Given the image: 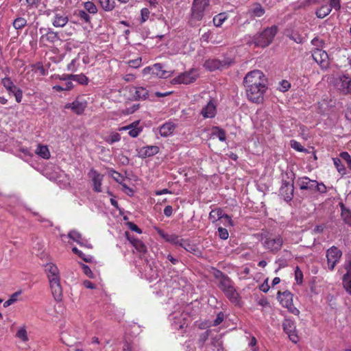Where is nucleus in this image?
Segmentation results:
<instances>
[{
    "label": "nucleus",
    "instance_id": "nucleus-31",
    "mask_svg": "<svg viewBox=\"0 0 351 351\" xmlns=\"http://www.w3.org/2000/svg\"><path fill=\"white\" fill-rule=\"evenodd\" d=\"M104 140L108 144H113L121 140V135L116 132H111L107 136L104 137Z\"/></svg>",
    "mask_w": 351,
    "mask_h": 351
},
{
    "label": "nucleus",
    "instance_id": "nucleus-23",
    "mask_svg": "<svg viewBox=\"0 0 351 351\" xmlns=\"http://www.w3.org/2000/svg\"><path fill=\"white\" fill-rule=\"evenodd\" d=\"M226 65V62L220 61L217 59H208L204 64V66L209 71L219 69Z\"/></svg>",
    "mask_w": 351,
    "mask_h": 351
},
{
    "label": "nucleus",
    "instance_id": "nucleus-48",
    "mask_svg": "<svg viewBox=\"0 0 351 351\" xmlns=\"http://www.w3.org/2000/svg\"><path fill=\"white\" fill-rule=\"evenodd\" d=\"M252 12L256 17H261L265 14V10L260 4H256Z\"/></svg>",
    "mask_w": 351,
    "mask_h": 351
},
{
    "label": "nucleus",
    "instance_id": "nucleus-56",
    "mask_svg": "<svg viewBox=\"0 0 351 351\" xmlns=\"http://www.w3.org/2000/svg\"><path fill=\"white\" fill-rule=\"evenodd\" d=\"M149 10L147 8H143L141 11V23H145L149 17Z\"/></svg>",
    "mask_w": 351,
    "mask_h": 351
},
{
    "label": "nucleus",
    "instance_id": "nucleus-63",
    "mask_svg": "<svg viewBox=\"0 0 351 351\" xmlns=\"http://www.w3.org/2000/svg\"><path fill=\"white\" fill-rule=\"evenodd\" d=\"M82 269L84 273L89 278H93V272L90 267L84 264H82Z\"/></svg>",
    "mask_w": 351,
    "mask_h": 351
},
{
    "label": "nucleus",
    "instance_id": "nucleus-20",
    "mask_svg": "<svg viewBox=\"0 0 351 351\" xmlns=\"http://www.w3.org/2000/svg\"><path fill=\"white\" fill-rule=\"evenodd\" d=\"M152 75L160 78H167L171 75L170 71L164 69V66L160 63L154 64L152 66Z\"/></svg>",
    "mask_w": 351,
    "mask_h": 351
},
{
    "label": "nucleus",
    "instance_id": "nucleus-44",
    "mask_svg": "<svg viewBox=\"0 0 351 351\" xmlns=\"http://www.w3.org/2000/svg\"><path fill=\"white\" fill-rule=\"evenodd\" d=\"M341 217L346 223L351 226V210L343 207L341 210Z\"/></svg>",
    "mask_w": 351,
    "mask_h": 351
},
{
    "label": "nucleus",
    "instance_id": "nucleus-38",
    "mask_svg": "<svg viewBox=\"0 0 351 351\" xmlns=\"http://www.w3.org/2000/svg\"><path fill=\"white\" fill-rule=\"evenodd\" d=\"M334 165L335 168L337 169V171L342 176H344L346 174V169L344 167V165L342 164L341 160L340 158H332Z\"/></svg>",
    "mask_w": 351,
    "mask_h": 351
},
{
    "label": "nucleus",
    "instance_id": "nucleus-61",
    "mask_svg": "<svg viewBox=\"0 0 351 351\" xmlns=\"http://www.w3.org/2000/svg\"><path fill=\"white\" fill-rule=\"evenodd\" d=\"M12 94H13L15 97L16 102L20 103L23 97V92L20 88H18Z\"/></svg>",
    "mask_w": 351,
    "mask_h": 351
},
{
    "label": "nucleus",
    "instance_id": "nucleus-5",
    "mask_svg": "<svg viewBox=\"0 0 351 351\" xmlns=\"http://www.w3.org/2000/svg\"><path fill=\"white\" fill-rule=\"evenodd\" d=\"M261 240L264 248L271 252L279 251L283 244V239L279 234H263Z\"/></svg>",
    "mask_w": 351,
    "mask_h": 351
},
{
    "label": "nucleus",
    "instance_id": "nucleus-64",
    "mask_svg": "<svg viewBox=\"0 0 351 351\" xmlns=\"http://www.w3.org/2000/svg\"><path fill=\"white\" fill-rule=\"evenodd\" d=\"M123 351H138V349L136 346L127 343L123 346Z\"/></svg>",
    "mask_w": 351,
    "mask_h": 351
},
{
    "label": "nucleus",
    "instance_id": "nucleus-54",
    "mask_svg": "<svg viewBox=\"0 0 351 351\" xmlns=\"http://www.w3.org/2000/svg\"><path fill=\"white\" fill-rule=\"evenodd\" d=\"M110 174L112 177V178L117 182L121 183V182L123 180V176L114 170H110Z\"/></svg>",
    "mask_w": 351,
    "mask_h": 351
},
{
    "label": "nucleus",
    "instance_id": "nucleus-18",
    "mask_svg": "<svg viewBox=\"0 0 351 351\" xmlns=\"http://www.w3.org/2000/svg\"><path fill=\"white\" fill-rule=\"evenodd\" d=\"M68 237L81 246L86 247L87 248H92V245L88 239L82 237V235L76 230H71L68 234Z\"/></svg>",
    "mask_w": 351,
    "mask_h": 351
},
{
    "label": "nucleus",
    "instance_id": "nucleus-14",
    "mask_svg": "<svg viewBox=\"0 0 351 351\" xmlns=\"http://www.w3.org/2000/svg\"><path fill=\"white\" fill-rule=\"evenodd\" d=\"M313 60L322 67L326 68L328 65V53L322 49H315L312 53Z\"/></svg>",
    "mask_w": 351,
    "mask_h": 351
},
{
    "label": "nucleus",
    "instance_id": "nucleus-40",
    "mask_svg": "<svg viewBox=\"0 0 351 351\" xmlns=\"http://www.w3.org/2000/svg\"><path fill=\"white\" fill-rule=\"evenodd\" d=\"M259 117H263L264 119H263V123H260V126L261 127H263V128H265V130H267L268 129V127L269 126V123L267 119V117L266 115L265 114L264 112H258L256 115V117L254 118V121H256V125H258V119H259Z\"/></svg>",
    "mask_w": 351,
    "mask_h": 351
},
{
    "label": "nucleus",
    "instance_id": "nucleus-12",
    "mask_svg": "<svg viewBox=\"0 0 351 351\" xmlns=\"http://www.w3.org/2000/svg\"><path fill=\"white\" fill-rule=\"evenodd\" d=\"M198 72L195 69H191L178 75L175 81L179 84H189L196 80Z\"/></svg>",
    "mask_w": 351,
    "mask_h": 351
},
{
    "label": "nucleus",
    "instance_id": "nucleus-53",
    "mask_svg": "<svg viewBox=\"0 0 351 351\" xmlns=\"http://www.w3.org/2000/svg\"><path fill=\"white\" fill-rule=\"evenodd\" d=\"M314 189L321 193H326L327 191L325 184L322 182L318 183L316 180H315Z\"/></svg>",
    "mask_w": 351,
    "mask_h": 351
},
{
    "label": "nucleus",
    "instance_id": "nucleus-2",
    "mask_svg": "<svg viewBox=\"0 0 351 351\" xmlns=\"http://www.w3.org/2000/svg\"><path fill=\"white\" fill-rule=\"evenodd\" d=\"M45 267L52 295L56 300L60 301L62 299V290L60 282L59 269L55 264L51 263L46 264Z\"/></svg>",
    "mask_w": 351,
    "mask_h": 351
},
{
    "label": "nucleus",
    "instance_id": "nucleus-37",
    "mask_svg": "<svg viewBox=\"0 0 351 351\" xmlns=\"http://www.w3.org/2000/svg\"><path fill=\"white\" fill-rule=\"evenodd\" d=\"M148 95L147 90L143 87H136L134 88V97L136 99H145Z\"/></svg>",
    "mask_w": 351,
    "mask_h": 351
},
{
    "label": "nucleus",
    "instance_id": "nucleus-36",
    "mask_svg": "<svg viewBox=\"0 0 351 351\" xmlns=\"http://www.w3.org/2000/svg\"><path fill=\"white\" fill-rule=\"evenodd\" d=\"M212 136L219 138V141L223 142L226 139V132L219 127H215L213 129Z\"/></svg>",
    "mask_w": 351,
    "mask_h": 351
},
{
    "label": "nucleus",
    "instance_id": "nucleus-35",
    "mask_svg": "<svg viewBox=\"0 0 351 351\" xmlns=\"http://www.w3.org/2000/svg\"><path fill=\"white\" fill-rule=\"evenodd\" d=\"M2 84L6 88V90L9 92L10 94H12L18 88L13 84L12 81L9 77H5L2 79Z\"/></svg>",
    "mask_w": 351,
    "mask_h": 351
},
{
    "label": "nucleus",
    "instance_id": "nucleus-10",
    "mask_svg": "<svg viewBox=\"0 0 351 351\" xmlns=\"http://www.w3.org/2000/svg\"><path fill=\"white\" fill-rule=\"evenodd\" d=\"M284 331L288 335L289 339L296 343L298 341V337L295 331V324L290 319H285L282 322Z\"/></svg>",
    "mask_w": 351,
    "mask_h": 351
},
{
    "label": "nucleus",
    "instance_id": "nucleus-58",
    "mask_svg": "<svg viewBox=\"0 0 351 351\" xmlns=\"http://www.w3.org/2000/svg\"><path fill=\"white\" fill-rule=\"evenodd\" d=\"M329 7L331 8V10H339L341 9V0H330Z\"/></svg>",
    "mask_w": 351,
    "mask_h": 351
},
{
    "label": "nucleus",
    "instance_id": "nucleus-7",
    "mask_svg": "<svg viewBox=\"0 0 351 351\" xmlns=\"http://www.w3.org/2000/svg\"><path fill=\"white\" fill-rule=\"evenodd\" d=\"M210 0H194L191 9L192 20L200 21L204 16V12L209 5Z\"/></svg>",
    "mask_w": 351,
    "mask_h": 351
},
{
    "label": "nucleus",
    "instance_id": "nucleus-1",
    "mask_svg": "<svg viewBox=\"0 0 351 351\" xmlns=\"http://www.w3.org/2000/svg\"><path fill=\"white\" fill-rule=\"evenodd\" d=\"M243 82L247 98L252 102L261 103L267 89V78L264 73L259 70L252 71L245 75Z\"/></svg>",
    "mask_w": 351,
    "mask_h": 351
},
{
    "label": "nucleus",
    "instance_id": "nucleus-30",
    "mask_svg": "<svg viewBox=\"0 0 351 351\" xmlns=\"http://www.w3.org/2000/svg\"><path fill=\"white\" fill-rule=\"evenodd\" d=\"M280 192L282 194L284 192H286V196L285 199L288 201L291 200L293 197V185L290 184L289 183L285 184L280 189Z\"/></svg>",
    "mask_w": 351,
    "mask_h": 351
},
{
    "label": "nucleus",
    "instance_id": "nucleus-46",
    "mask_svg": "<svg viewBox=\"0 0 351 351\" xmlns=\"http://www.w3.org/2000/svg\"><path fill=\"white\" fill-rule=\"evenodd\" d=\"M84 8L87 12H88L90 14H96L97 12V8L95 3L92 1L85 2Z\"/></svg>",
    "mask_w": 351,
    "mask_h": 351
},
{
    "label": "nucleus",
    "instance_id": "nucleus-52",
    "mask_svg": "<svg viewBox=\"0 0 351 351\" xmlns=\"http://www.w3.org/2000/svg\"><path fill=\"white\" fill-rule=\"evenodd\" d=\"M295 279L298 284H302L303 279V274L298 266H297L295 269Z\"/></svg>",
    "mask_w": 351,
    "mask_h": 351
},
{
    "label": "nucleus",
    "instance_id": "nucleus-43",
    "mask_svg": "<svg viewBox=\"0 0 351 351\" xmlns=\"http://www.w3.org/2000/svg\"><path fill=\"white\" fill-rule=\"evenodd\" d=\"M72 80L75 81L82 85H86L88 83V77L82 73L78 75L73 74Z\"/></svg>",
    "mask_w": 351,
    "mask_h": 351
},
{
    "label": "nucleus",
    "instance_id": "nucleus-4",
    "mask_svg": "<svg viewBox=\"0 0 351 351\" xmlns=\"http://www.w3.org/2000/svg\"><path fill=\"white\" fill-rule=\"evenodd\" d=\"M277 27L272 26L265 29L262 32L257 34L254 36L253 42L256 46L265 47L268 46L273 40L277 33Z\"/></svg>",
    "mask_w": 351,
    "mask_h": 351
},
{
    "label": "nucleus",
    "instance_id": "nucleus-49",
    "mask_svg": "<svg viewBox=\"0 0 351 351\" xmlns=\"http://www.w3.org/2000/svg\"><path fill=\"white\" fill-rule=\"evenodd\" d=\"M72 76H73V74H62V75H53L51 76V78L53 79H55V80H61V81H69V80H72Z\"/></svg>",
    "mask_w": 351,
    "mask_h": 351
},
{
    "label": "nucleus",
    "instance_id": "nucleus-24",
    "mask_svg": "<svg viewBox=\"0 0 351 351\" xmlns=\"http://www.w3.org/2000/svg\"><path fill=\"white\" fill-rule=\"evenodd\" d=\"M216 276L219 278V287L223 292L226 291L232 285L230 279L228 276H224L220 271H217Z\"/></svg>",
    "mask_w": 351,
    "mask_h": 351
},
{
    "label": "nucleus",
    "instance_id": "nucleus-3",
    "mask_svg": "<svg viewBox=\"0 0 351 351\" xmlns=\"http://www.w3.org/2000/svg\"><path fill=\"white\" fill-rule=\"evenodd\" d=\"M158 234L167 242L176 246H180L188 252L194 250V246L191 244L188 239H184L181 237L175 234H167L161 229L157 230Z\"/></svg>",
    "mask_w": 351,
    "mask_h": 351
},
{
    "label": "nucleus",
    "instance_id": "nucleus-19",
    "mask_svg": "<svg viewBox=\"0 0 351 351\" xmlns=\"http://www.w3.org/2000/svg\"><path fill=\"white\" fill-rule=\"evenodd\" d=\"M69 21L68 16L63 12H56L54 14L52 24L56 27H63Z\"/></svg>",
    "mask_w": 351,
    "mask_h": 351
},
{
    "label": "nucleus",
    "instance_id": "nucleus-42",
    "mask_svg": "<svg viewBox=\"0 0 351 351\" xmlns=\"http://www.w3.org/2000/svg\"><path fill=\"white\" fill-rule=\"evenodd\" d=\"M13 27L16 29H21L27 25V20L23 17H18L13 22Z\"/></svg>",
    "mask_w": 351,
    "mask_h": 351
},
{
    "label": "nucleus",
    "instance_id": "nucleus-8",
    "mask_svg": "<svg viewBox=\"0 0 351 351\" xmlns=\"http://www.w3.org/2000/svg\"><path fill=\"white\" fill-rule=\"evenodd\" d=\"M342 256V252L335 246L330 247L326 252V258L328 269L332 271L336 264L339 263Z\"/></svg>",
    "mask_w": 351,
    "mask_h": 351
},
{
    "label": "nucleus",
    "instance_id": "nucleus-21",
    "mask_svg": "<svg viewBox=\"0 0 351 351\" xmlns=\"http://www.w3.org/2000/svg\"><path fill=\"white\" fill-rule=\"evenodd\" d=\"M60 40L58 34L52 30H47V33L43 34L40 38V43L47 45V43H54Z\"/></svg>",
    "mask_w": 351,
    "mask_h": 351
},
{
    "label": "nucleus",
    "instance_id": "nucleus-60",
    "mask_svg": "<svg viewBox=\"0 0 351 351\" xmlns=\"http://www.w3.org/2000/svg\"><path fill=\"white\" fill-rule=\"evenodd\" d=\"M343 285L346 290L351 294V277L348 278H343Z\"/></svg>",
    "mask_w": 351,
    "mask_h": 351
},
{
    "label": "nucleus",
    "instance_id": "nucleus-29",
    "mask_svg": "<svg viewBox=\"0 0 351 351\" xmlns=\"http://www.w3.org/2000/svg\"><path fill=\"white\" fill-rule=\"evenodd\" d=\"M227 298L234 304L239 302L238 293L236 292L233 285L223 292Z\"/></svg>",
    "mask_w": 351,
    "mask_h": 351
},
{
    "label": "nucleus",
    "instance_id": "nucleus-27",
    "mask_svg": "<svg viewBox=\"0 0 351 351\" xmlns=\"http://www.w3.org/2000/svg\"><path fill=\"white\" fill-rule=\"evenodd\" d=\"M201 114L204 118H212L216 114V106L213 101H209L207 105L204 107Z\"/></svg>",
    "mask_w": 351,
    "mask_h": 351
},
{
    "label": "nucleus",
    "instance_id": "nucleus-55",
    "mask_svg": "<svg viewBox=\"0 0 351 351\" xmlns=\"http://www.w3.org/2000/svg\"><path fill=\"white\" fill-rule=\"evenodd\" d=\"M219 237L223 240L228 239L229 237L228 231L226 228L219 227L218 228Z\"/></svg>",
    "mask_w": 351,
    "mask_h": 351
},
{
    "label": "nucleus",
    "instance_id": "nucleus-28",
    "mask_svg": "<svg viewBox=\"0 0 351 351\" xmlns=\"http://www.w3.org/2000/svg\"><path fill=\"white\" fill-rule=\"evenodd\" d=\"M125 234H126L127 239L130 241V243L132 244V245L134 247V248L137 251H138L139 252H146V250H147L146 246L144 245V243L141 241L130 237V235L128 232H126Z\"/></svg>",
    "mask_w": 351,
    "mask_h": 351
},
{
    "label": "nucleus",
    "instance_id": "nucleus-11",
    "mask_svg": "<svg viewBox=\"0 0 351 351\" xmlns=\"http://www.w3.org/2000/svg\"><path fill=\"white\" fill-rule=\"evenodd\" d=\"M335 86L343 94H351V78L346 75H341L337 80Z\"/></svg>",
    "mask_w": 351,
    "mask_h": 351
},
{
    "label": "nucleus",
    "instance_id": "nucleus-59",
    "mask_svg": "<svg viewBox=\"0 0 351 351\" xmlns=\"http://www.w3.org/2000/svg\"><path fill=\"white\" fill-rule=\"evenodd\" d=\"M291 146L293 149H294L297 151H299V152H302L304 150L302 145L299 142H298L295 140L291 141Z\"/></svg>",
    "mask_w": 351,
    "mask_h": 351
},
{
    "label": "nucleus",
    "instance_id": "nucleus-25",
    "mask_svg": "<svg viewBox=\"0 0 351 351\" xmlns=\"http://www.w3.org/2000/svg\"><path fill=\"white\" fill-rule=\"evenodd\" d=\"M176 124L168 121L162 125L159 129L160 134L163 137H167L173 134L176 129Z\"/></svg>",
    "mask_w": 351,
    "mask_h": 351
},
{
    "label": "nucleus",
    "instance_id": "nucleus-15",
    "mask_svg": "<svg viewBox=\"0 0 351 351\" xmlns=\"http://www.w3.org/2000/svg\"><path fill=\"white\" fill-rule=\"evenodd\" d=\"M209 219L213 223H215L221 219H226L227 223L230 226H233V221L231 217L223 213V211L221 208L213 209L209 213Z\"/></svg>",
    "mask_w": 351,
    "mask_h": 351
},
{
    "label": "nucleus",
    "instance_id": "nucleus-9",
    "mask_svg": "<svg viewBox=\"0 0 351 351\" xmlns=\"http://www.w3.org/2000/svg\"><path fill=\"white\" fill-rule=\"evenodd\" d=\"M87 106V101L81 98L77 97L72 103H67L64 106L65 109H71L76 114H82Z\"/></svg>",
    "mask_w": 351,
    "mask_h": 351
},
{
    "label": "nucleus",
    "instance_id": "nucleus-22",
    "mask_svg": "<svg viewBox=\"0 0 351 351\" xmlns=\"http://www.w3.org/2000/svg\"><path fill=\"white\" fill-rule=\"evenodd\" d=\"M139 124V121H134L132 123L121 127L119 129V131L129 130L128 134L133 138H135L138 136V134L141 132L142 128L138 127Z\"/></svg>",
    "mask_w": 351,
    "mask_h": 351
},
{
    "label": "nucleus",
    "instance_id": "nucleus-62",
    "mask_svg": "<svg viewBox=\"0 0 351 351\" xmlns=\"http://www.w3.org/2000/svg\"><path fill=\"white\" fill-rule=\"evenodd\" d=\"M79 16L81 19L84 21L85 22H89L90 17V16L86 13V11L80 10L79 12Z\"/></svg>",
    "mask_w": 351,
    "mask_h": 351
},
{
    "label": "nucleus",
    "instance_id": "nucleus-16",
    "mask_svg": "<svg viewBox=\"0 0 351 351\" xmlns=\"http://www.w3.org/2000/svg\"><path fill=\"white\" fill-rule=\"evenodd\" d=\"M137 156L141 158H145L156 155L159 152V147L156 145H147L136 149Z\"/></svg>",
    "mask_w": 351,
    "mask_h": 351
},
{
    "label": "nucleus",
    "instance_id": "nucleus-6",
    "mask_svg": "<svg viewBox=\"0 0 351 351\" xmlns=\"http://www.w3.org/2000/svg\"><path fill=\"white\" fill-rule=\"evenodd\" d=\"M278 299L282 306L287 308L290 313L295 315H298L300 314V311L293 304V294L291 292H279Z\"/></svg>",
    "mask_w": 351,
    "mask_h": 351
},
{
    "label": "nucleus",
    "instance_id": "nucleus-32",
    "mask_svg": "<svg viewBox=\"0 0 351 351\" xmlns=\"http://www.w3.org/2000/svg\"><path fill=\"white\" fill-rule=\"evenodd\" d=\"M36 153L44 159L50 158V152L48 147L46 145H38L36 149Z\"/></svg>",
    "mask_w": 351,
    "mask_h": 351
},
{
    "label": "nucleus",
    "instance_id": "nucleus-17",
    "mask_svg": "<svg viewBox=\"0 0 351 351\" xmlns=\"http://www.w3.org/2000/svg\"><path fill=\"white\" fill-rule=\"evenodd\" d=\"M88 176L91 178L93 189L96 192L101 191V182L103 180V175L99 173L96 170L91 169L88 173Z\"/></svg>",
    "mask_w": 351,
    "mask_h": 351
},
{
    "label": "nucleus",
    "instance_id": "nucleus-26",
    "mask_svg": "<svg viewBox=\"0 0 351 351\" xmlns=\"http://www.w3.org/2000/svg\"><path fill=\"white\" fill-rule=\"evenodd\" d=\"M296 183L301 190L314 189L315 180H311L308 177L298 178Z\"/></svg>",
    "mask_w": 351,
    "mask_h": 351
},
{
    "label": "nucleus",
    "instance_id": "nucleus-50",
    "mask_svg": "<svg viewBox=\"0 0 351 351\" xmlns=\"http://www.w3.org/2000/svg\"><path fill=\"white\" fill-rule=\"evenodd\" d=\"M340 157L346 162L348 167L351 170V156L347 152L340 154Z\"/></svg>",
    "mask_w": 351,
    "mask_h": 351
},
{
    "label": "nucleus",
    "instance_id": "nucleus-45",
    "mask_svg": "<svg viewBox=\"0 0 351 351\" xmlns=\"http://www.w3.org/2000/svg\"><path fill=\"white\" fill-rule=\"evenodd\" d=\"M21 294V291L14 293L10 298L3 303L4 307H8L17 301L18 296Z\"/></svg>",
    "mask_w": 351,
    "mask_h": 351
},
{
    "label": "nucleus",
    "instance_id": "nucleus-41",
    "mask_svg": "<svg viewBox=\"0 0 351 351\" xmlns=\"http://www.w3.org/2000/svg\"><path fill=\"white\" fill-rule=\"evenodd\" d=\"M227 19L226 13H220L213 18V23L216 27H220Z\"/></svg>",
    "mask_w": 351,
    "mask_h": 351
},
{
    "label": "nucleus",
    "instance_id": "nucleus-13",
    "mask_svg": "<svg viewBox=\"0 0 351 351\" xmlns=\"http://www.w3.org/2000/svg\"><path fill=\"white\" fill-rule=\"evenodd\" d=\"M170 320L172 322L173 327L176 329H182L186 325V315L180 312H174L169 316Z\"/></svg>",
    "mask_w": 351,
    "mask_h": 351
},
{
    "label": "nucleus",
    "instance_id": "nucleus-33",
    "mask_svg": "<svg viewBox=\"0 0 351 351\" xmlns=\"http://www.w3.org/2000/svg\"><path fill=\"white\" fill-rule=\"evenodd\" d=\"M98 3L106 12L112 11L114 8V1L112 0H98Z\"/></svg>",
    "mask_w": 351,
    "mask_h": 351
},
{
    "label": "nucleus",
    "instance_id": "nucleus-34",
    "mask_svg": "<svg viewBox=\"0 0 351 351\" xmlns=\"http://www.w3.org/2000/svg\"><path fill=\"white\" fill-rule=\"evenodd\" d=\"M331 10V8L329 6L322 5L316 10L315 14L317 18L324 19L330 13Z\"/></svg>",
    "mask_w": 351,
    "mask_h": 351
},
{
    "label": "nucleus",
    "instance_id": "nucleus-39",
    "mask_svg": "<svg viewBox=\"0 0 351 351\" xmlns=\"http://www.w3.org/2000/svg\"><path fill=\"white\" fill-rule=\"evenodd\" d=\"M16 337L23 342H27L29 340L27 332L25 326L20 327L16 333Z\"/></svg>",
    "mask_w": 351,
    "mask_h": 351
},
{
    "label": "nucleus",
    "instance_id": "nucleus-47",
    "mask_svg": "<svg viewBox=\"0 0 351 351\" xmlns=\"http://www.w3.org/2000/svg\"><path fill=\"white\" fill-rule=\"evenodd\" d=\"M344 267L346 273L344 274L343 278H351V258L346 259L344 263Z\"/></svg>",
    "mask_w": 351,
    "mask_h": 351
},
{
    "label": "nucleus",
    "instance_id": "nucleus-51",
    "mask_svg": "<svg viewBox=\"0 0 351 351\" xmlns=\"http://www.w3.org/2000/svg\"><path fill=\"white\" fill-rule=\"evenodd\" d=\"M291 87V84L287 80H282L279 83V87L278 89L281 92H286Z\"/></svg>",
    "mask_w": 351,
    "mask_h": 351
},
{
    "label": "nucleus",
    "instance_id": "nucleus-57",
    "mask_svg": "<svg viewBox=\"0 0 351 351\" xmlns=\"http://www.w3.org/2000/svg\"><path fill=\"white\" fill-rule=\"evenodd\" d=\"M128 64L132 68H138L141 64V58H138L134 60H130L128 62Z\"/></svg>",
    "mask_w": 351,
    "mask_h": 351
}]
</instances>
